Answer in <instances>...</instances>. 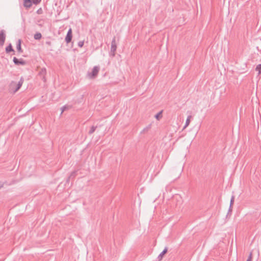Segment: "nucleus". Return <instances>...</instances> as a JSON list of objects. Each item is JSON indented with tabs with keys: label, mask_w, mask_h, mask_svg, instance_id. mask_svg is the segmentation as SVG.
I'll list each match as a JSON object with an SVG mask.
<instances>
[{
	"label": "nucleus",
	"mask_w": 261,
	"mask_h": 261,
	"mask_svg": "<svg viewBox=\"0 0 261 261\" xmlns=\"http://www.w3.org/2000/svg\"><path fill=\"white\" fill-rule=\"evenodd\" d=\"M23 81V78L22 77H21L19 81L17 84L15 82H11L9 85V92L12 94L15 93L22 86Z\"/></svg>",
	"instance_id": "f257e3e1"
},
{
	"label": "nucleus",
	"mask_w": 261,
	"mask_h": 261,
	"mask_svg": "<svg viewBox=\"0 0 261 261\" xmlns=\"http://www.w3.org/2000/svg\"><path fill=\"white\" fill-rule=\"evenodd\" d=\"M99 71L98 66H94L91 72H88L87 73L88 77L90 79H94L98 74Z\"/></svg>",
	"instance_id": "f03ea898"
},
{
	"label": "nucleus",
	"mask_w": 261,
	"mask_h": 261,
	"mask_svg": "<svg viewBox=\"0 0 261 261\" xmlns=\"http://www.w3.org/2000/svg\"><path fill=\"white\" fill-rule=\"evenodd\" d=\"M117 49V45L115 41V37H114L111 42V47L110 51V55L112 57H114L115 55V51Z\"/></svg>",
	"instance_id": "7ed1b4c3"
},
{
	"label": "nucleus",
	"mask_w": 261,
	"mask_h": 261,
	"mask_svg": "<svg viewBox=\"0 0 261 261\" xmlns=\"http://www.w3.org/2000/svg\"><path fill=\"white\" fill-rule=\"evenodd\" d=\"M72 30L71 29H69L67 32V35L65 39V41L67 43L70 42L72 39Z\"/></svg>",
	"instance_id": "20e7f679"
},
{
	"label": "nucleus",
	"mask_w": 261,
	"mask_h": 261,
	"mask_svg": "<svg viewBox=\"0 0 261 261\" xmlns=\"http://www.w3.org/2000/svg\"><path fill=\"white\" fill-rule=\"evenodd\" d=\"M6 39L5 32L4 30H0V45H3Z\"/></svg>",
	"instance_id": "39448f33"
},
{
	"label": "nucleus",
	"mask_w": 261,
	"mask_h": 261,
	"mask_svg": "<svg viewBox=\"0 0 261 261\" xmlns=\"http://www.w3.org/2000/svg\"><path fill=\"white\" fill-rule=\"evenodd\" d=\"M13 62L15 65H24L25 64V62L23 59H18L16 57H14L13 59Z\"/></svg>",
	"instance_id": "423d86ee"
},
{
	"label": "nucleus",
	"mask_w": 261,
	"mask_h": 261,
	"mask_svg": "<svg viewBox=\"0 0 261 261\" xmlns=\"http://www.w3.org/2000/svg\"><path fill=\"white\" fill-rule=\"evenodd\" d=\"M46 73V70L45 68H42L40 69L39 72V75L41 76L42 80L44 81H46L45 75Z\"/></svg>",
	"instance_id": "0eeeda50"
},
{
	"label": "nucleus",
	"mask_w": 261,
	"mask_h": 261,
	"mask_svg": "<svg viewBox=\"0 0 261 261\" xmlns=\"http://www.w3.org/2000/svg\"><path fill=\"white\" fill-rule=\"evenodd\" d=\"M167 251H168V248L167 247H165L164 248V249L159 255V256L158 257V258L159 259V260H161L162 259L163 256H164V254H165L167 252Z\"/></svg>",
	"instance_id": "6e6552de"
},
{
	"label": "nucleus",
	"mask_w": 261,
	"mask_h": 261,
	"mask_svg": "<svg viewBox=\"0 0 261 261\" xmlns=\"http://www.w3.org/2000/svg\"><path fill=\"white\" fill-rule=\"evenodd\" d=\"M16 49L19 53H22V50L21 47V40L18 39L16 43Z\"/></svg>",
	"instance_id": "1a4fd4ad"
},
{
	"label": "nucleus",
	"mask_w": 261,
	"mask_h": 261,
	"mask_svg": "<svg viewBox=\"0 0 261 261\" xmlns=\"http://www.w3.org/2000/svg\"><path fill=\"white\" fill-rule=\"evenodd\" d=\"M24 2V6L26 8H30L31 7V0H23Z\"/></svg>",
	"instance_id": "9d476101"
},
{
	"label": "nucleus",
	"mask_w": 261,
	"mask_h": 261,
	"mask_svg": "<svg viewBox=\"0 0 261 261\" xmlns=\"http://www.w3.org/2000/svg\"><path fill=\"white\" fill-rule=\"evenodd\" d=\"M6 51L7 53H10L11 51L14 52V50L13 49L12 46L11 44H10L8 46L6 47Z\"/></svg>",
	"instance_id": "9b49d317"
},
{
	"label": "nucleus",
	"mask_w": 261,
	"mask_h": 261,
	"mask_svg": "<svg viewBox=\"0 0 261 261\" xmlns=\"http://www.w3.org/2000/svg\"><path fill=\"white\" fill-rule=\"evenodd\" d=\"M34 37L35 40H39L41 38L42 35L40 33L37 32L34 35Z\"/></svg>",
	"instance_id": "f8f14e48"
},
{
	"label": "nucleus",
	"mask_w": 261,
	"mask_h": 261,
	"mask_svg": "<svg viewBox=\"0 0 261 261\" xmlns=\"http://www.w3.org/2000/svg\"><path fill=\"white\" fill-rule=\"evenodd\" d=\"M234 196L233 195H232L231 197V199H230V206H229V211H231V207H232V205L234 202Z\"/></svg>",
	"instance_id": "ddd939ff"
},
{
	"label": "nucleus",
	"mask_w": 261,
	"mask_h": 261,
	"mask_svg": "<svg viewBox=\"0 0 261 261\" xmlns=\"http://www.w3.org/2000/svg\"><path fill=\"white\" fill-rule=\"evenodd\" d=\"M191 116H189L188 117V118H187V120H186V123H185V125L184 126V128L187 127L189 125V123L190 122V119H191Z\"/></svg>",
	"instance_id": "4468645a"
},
{
	"label": "nucleus",
	"mask_w": 261,
	"mask_h": 261,
	"mask_svg": "<svg viewBox=\"0 0 261 261\" xmlns=\"http://www.w3.org/2000/svg\"><path fill=\"white\" fill-rule=\"evenodd\" d=\"M162 111H160V112H159L158 113H157L155 115V118L158 119V120H159L160 118L162 117Z\"/></svg>",
	"instance_id": "2eb2a0df"
},
{
	"label": "nucleus",
	"mask_w": 261,
	"mask_h": 261,
	"mask_svg": "<svg viewBox=\"0 0 261 261\" xmlns=\"http://www.w3.org/2000/svg\"><path fill=\"white\" fill-rule=\"evenodd\" d=\"M96 127L97 126H92L89 132V134L90 135L93 134L95 132Z\"/></svg>",
	"instance_id": "dca6fc26"
},
{
	"label": "nucleus",
	"mask_w": 261,
	"mask_h": 261,
	"mask_svg": "<svg viewBox=\"0 0 261 261\" xmlns=\"http://www.w3.org/2000/svg\"><path fill=\"white\" fill-rule=\"evenodd\" d=\"M76 171H73L72 172L70 176L68 177V178L67 179V181H68L70 179V178H73L75 177V176L76 175Z\"/></svg>",
	"instance_id": "f3484780"
},
{
	"label": "nucleus",
	"mask_w": 261,
	"mask_h": 261,
	"mask_svg": "<svg viewBox=\"0 0 261 261\" xmlns=\"http://www.w3.org/2000/svg\"><path fill=\"white\" fill-rule=\"evenodd\" d=\"M255 70L258 72V74L261 73V64H258L255 68Z\"/></svg>",
	"instance_id": "a211bd4d"
},
{
	"label": "nucleus",
	"mask_w": 261,
	"mask_h": 261,
	"mask_svg": "<svg viewBox=\"0 0 261 261\" xmlns=\"http://www.w3.org/2000/svg\"><path fill=\"white\" fill-rule=\"evenodd\" d=\"M31 4L33 3L34 4H38L40 3L41 0H31Z\"/></svg>",
	"instance_id": "6ab92c4d"
},
{
	"label": "nucleus",
	"mask_w": 261,
	"mask_h": 261,
	"mask_svg": "<svg viewBox=\"0 0 261 261\" xmlns=\"http://www.w3.org/2000/svg\"><path fill=\"white\" fill-rule=\"evenodd\" d=\"M68 108L67 106H63L62 108H61V114H62L63 112L66 110Z\"/></svg>",
	"instance_id": "aec40b11"
},
{
	"label": "nucleus",
	"mask_w": 261,
	"mask_h": 261,
	"mask_svg": "<svg viewBox=\"0 0 261 261\" xmlns=\"http://www.w3.org/2000/svg\"><path fill=\"white\" fill-rule=\"evenodd\" d=\"M84 41H81L78 42V46L80 47H82L84 45Z\"/></svg>",
	"instance_id": "412c9836"
},
{
	"label": "nucleus",
	"mask_w": 261,
	"mask_h": 261,
	"mask_svg": "<svg viewBox=\"0 0 261 261\" xmlns=\"http://www.w3.org/2000/svg\"><path fill=\"white\" fill-rule=\"evenodd\" d=\"M252 252H250L249 254V255L248 257V259H247L246 261H252Z\"/></svg>",
	"instance_id": "4be33fe9"
},
{
	"label": "nucleus",
	"mask_w": 261,
	"mask_h": 261,
	"mask_svg": "<svg viewBox=\"0 0 261 261\" xmlns=\"http://www.w3.org/2000/svg\"><path fill=\"white\" fill-rule=\"evenodd\" d=\"M38 14H41L42 13V9L40 8L37 11Z\"/></svg>",
	"instance_id": "5701e85b"
},
{
	"label": "nucleus",
	"mask_w": 261,
	"mask_h": 261,
	"mask_svg": "<svg viewBox=\"0 0 261 261\" xmlns=\"http://www.w3.org/2000/svg\"><path fill=\"white\" fill-rule=\"evenodd\" d=\"M3 184L1 182H0V189L3 187Z\"/></svg>",
	"instance_id": "b1692460"
}]
</instances>
